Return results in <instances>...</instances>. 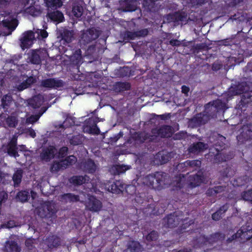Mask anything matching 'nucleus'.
Wrapping results in <instances>:
<instances>
[{
    "instance_id": "54",
    "label": "nucleus",
    "mask_w": 252,
    "mask_h": 252,
    "mask_svg": "<svg viewBox=\"0 0 252 252\" xmlns=\"http://www.w3.org/2000/svg\"><path fill=\"white\" fill-rule=\"evenodd\" d=\"M89 132L91 134L98 135L100 133V129L96 124L91 126L89 127Z\"/></svg>"
},
{
    "instance_id": "27",
    "label": "nucleus",
    "mask_w": 252,
    "mask_h": 252,
    "mask_svg": "<svg viewBox=\"0 0 252 252\" xmlns=\"http://www.w3.org/2000/svg\"><path fill=\"white\" fill-rule=\"evenodd\" d=\"M7 152L10 156L15 158L19 157V155L18 153L16 139H12L8 144Z\"/></svg>"
},
{
    "instance_id": "3",
    "label": "nucleus",
    "mask_w": 252,
    "mask_h": 252,
    "mask_svg": "<svg viewBox=\"0 0 252 252\" xmlns=\"http://www.w3.org/2000/svg\"><path fill=\"white\" fill-rule=\"evenodd\" d=\"M187 220H183L180 218L179 216L177 215L176 212L168 215L163 219L162 224L165 228H174L178 226L182 222L181 229L185 230L188 227L194 223L193 220H190L188 221Z\"/></svg>"
},
{
    "instance_id": "18",
    "label": "nucleus",
    "mask_w": 252,
    "mask_h": 252,
    "mask_svg": "<svg viewBox=\"0 0 252 252\" xmlns=\"http://www.w3.org/2000/svg\"><path fill=\"white\" fill-rule=\"evenodd\" d=\"M143 247L140 243L136 241H129L127 245L126 248L123 252H142Z\"/></svg>"
},
{
    "instance_id": "31",
    "label": "nucleus",
    "mask_w": 252,
    "mask_h": 252,
    "mask_svg": "<svg viewBox=\"0 0 252 252\" xmlns=\"http://www.w3.org/2000/svg\"><path fill=\"white\" fill-rule=\"evenodd\" d=\"M23 171L21 168L17 169L14 172L12 176L14 186L18 187L21 183L23 177Z\"/></svg>"
},
{
    "instance_id": "55",
    "label": "nucleus",
    "mask_w": 252,
    "mask_h": 252,
    "mask_svg": "<svg viewBox=\"0 0 252 252\" xmlns=\"http://www.w3.org/2000/svg\"><path fill=\"white\" fill-rule=\"evenodd\" d=\"M68 152V148L67 147H62L61 148L58 152V157L60 158H63L66 157Z\"/></svg>"
},
{
    "instance_id": "8",
    "label": "nucleus",
    "mask_w": 252,
    "mask_h": 252,
    "mask_svg": "<svg viewBox=\"0 0 252 252\" xmlns=\"http://www.w3.org/2000/svg\"><path fill=\"white\" fill-rule=\"evenodd\" d=\"M64 85V82L62 80L58 79L55 78H50L43 79L40 82V87L51 89H57L63 87Z\"/></svg>"
},
{
    "instance_id": "51",
    "label": "nucleus",
    "mask_w": 252,
    "mask_h": 252,
    "mask_svg": "<svg viewBox=\"0 0 252 252\" xmlns=\"http://www.w3.org/2000/svg\"><path fill=\"white\" fill-rule=\"evenodd\" d=\"M124 189H125L126 192L130 195H133L136 193V188L135 186L128 185L126 187L124 186Z\"/></svg>"
},
{
    "instance_id": "42",
    "label": "nucleus",
    "mask_w": 252,
    "mask_h": 252,
    "mask_svg": "<svg viewBox=\"0 0 252 252\" xmlns=\"http://www.w3.org/2000/svg\"><path fill=\"white\" fill-rule=\"evenodd\" d=\"M159 237L158 233L156 230H152L145 235V239L147 242L156 241Z\"/></svg>"
},
{
    "instance_id": "59",
    "label": "nucleus",
    "mask_w": 252,
    "mask_h": 252,
    "mask_svg": "<svg viewBox=\"0 0 252 252\" xmlns=\"http://www.w3.org/2000/svg\"><path fill=\"white\" fill-rule=\"evenodd\" d=\"M206 45L204 43L196 44L194 46V49L197 53L205 49Z\"/></svg>"
},
{
    "instance_id": "29",
    "label": "nucleus",
    "mask_w": 252,
    "mask_h": 252,
    "mask_svg": "<svg viewBox=\"0 0 252 252\" xmlns=\"http://www.w3.org/2000/svg\"><path fill=\"white\" fill-rule=\"evenodd\" d=\"M113 90L117 93H120L126 91L130 90L131 89V85L128 82H116L113 85Z\"/></svg>"
},
{
    "instance_id": "10",
    "label": "nucleus",
    "mask_w": 252,
    "mask_h": 252,
    "mask_svg": "<svg viewBox=\"0 0 252 252\" xmlns=\"http://www.w3.org/2000/svg\"><path fill=\"white\" fill-rule=\"evenodd\" d=\"M99 36L98 31L93 28L84 32L81 35L80 41L86 45L97 39Z\"/></svg>"
},
{
    "instance_id": "50",
    "label": "nucleus",
    "mask_w": 252,
    "mask_h": 252,
    "mask_svg": "<svg viewBox=\"0 0 252 252\" xmlns=\"http://www.w3.org/2000/svg\"><path fill=\"white\" fill-rule=\"evenodd\" d=\"M242 196L244 200L252 202V189L243 192Z\"/></svg>"
},
{
    "instance_id": "57",
    "label": "nucleus",
    "mask_w": 252,
    "mask_h": 252,
    "mask_svg": "<svg viewBox=\"0 0 252 252\" xmlns=\"http://www.w3.org/2000/svg\"><path fill=\"white\" fill-rule=\"evenodd\" d=\"M137 37H144L148 35L149 31L147 29H142L136 31Z\"/></svg>"
},
{
    "instance_id": "13",
    "label": "nucleus",
    "mask_w": 252,
    "mask_h": 252,
    "mask_svg": "<svg viewBox=\"0 0 252 252\" xmlns=\"http://www.w3.org/2000/svg\"><path fill=\"white\" fill-rule=\"evenodd\" d=\"M23 37L21 39V46L23 49L30 48L32 44L34 39V33L32 31H28L24 32Z\"/></svg>"
},
{
    "instance_id": "28",
    "label": "nucleus",
    "mask_w": 252,
    "mask_h": 252,
    "mask_svg": "<svg viewBox=\"0 0 252 252\" xmlns=\"http://www.w3.org/2000/svg\"><path fill=\"white\" fill-rule=\"evenodd\" d=\"M69 158H66L64 160L60 161H54L51 166V170L53 172H58L61 169L66 168L67 167V163Z\"/></svg>"
},
{
    "instance_id": "43",
    "label": "nucleus",
    "mask_w": 252,
    "mask_h": 252,
    "mask_svg": "<svg viewBox=\"0 0 252 252\" xmlns=\"http://www.w3.org/2000/svg\"><path fill=\"white\" fill-rule=\"evenodd\" d=\"M157 157L159 159L161 164L168 162L171 158L169 154H165L163 152H158L157 155Z\"/></svg>"
},
{
    "instance_id": "64",
    "label": "nucleus",
    "mask_w": 252,
    "mask_h": 252,
    "mask_svg": "<svg viewBox=\"0 0 252 252\" xmlns=\"http://www.w3.org/2000/svg\"><path fill=\"white\" fill-rule=\"evenodd\" d=\"M127 37L131 40L134 39L136 37H137L136 31L135 32H127L126 33Z\"/></svg>"
},
{
    "instance_id": "39",
    "label": "nucleus",
    "mask_w": 252,
    "mask_h": 252,
    "mask_svg": "<svg viewBox=\"0 0 252 252\" xmlns=\"http://www.w3.org/2000/svg\"><path fill=\"white\" fill-rule=\"evenodd\" d=\"M45 3L47 7L52 9H57L63 5L61 0H45Z\"/></svg>"
},
{
    "instance_id": "25",
    "label": "nucleus",
    "mask_w": 252,
    "mask_h": 252,
    "mask_svg": "<svg viewBox=\"0 0 252 252\" xmlns=\"http://www.w3.org/2000/svg\"><path fill=\"white\" fill-rule=\"evenodd\" d=\"M203 178L200 174L190 176L189 178V186L191 188L199 186L203 182Z\"/></svg>"
},
{
    "instance_id": "9",
    "label": "nucleus",
    "mask_w": 252,
    "mask_h": 252,
    "mask_svg": "<svg viewBox=\"0 0 252 252\" xmlns=\"http://www.w3.org/2000/svg\"><path fill=\"white\" fill-rule=\"evenodd\" d=\"M237 139L241 143L252 140V124H248L242 127V131L237 136Z\"/></svg>"
},
{
    "instance_id": "38",
    "label": "nucleus",
    "mask_w": 252,
    "mask_h": 252,
    "mask_svg": "<svg viewBox=\"0 0 252 252\" xmlns=\"http://www.w3.org/2000/svg\"><path fill=\"white\" fill-rule=\"evenodd\" d=\"M62 39L67 43L72 41L73 37V33L72 31L68 29H64L61 33Z\"/></svg>"
},
{
    "instance_id": "34",
    "label": "nucleus",
    "mask_w": 252,
    "mask_h": 252,
    "mask_svg": "<svg viewBox=\"0 0 252 252\" xmlns=\"http://www.w3.org/2000/svg\"><path fill=\"white\" fill-rule=\"evenodd\" d=\"M130 167L124 164H116L112 167V171L114 175H120L130 169Z\"/></svg>"
},
{
    "instance_id": "16",
    "label": "nucleus",
    "mask_w": 252,
    "mask_h": 252,
    "mask_svg": "<svg viewBox=\"0 0 252 252\" xmlns=\"http://www.w3.org/2000/svg\"><path fill=\"white\" fill-rule=\"evenodd\" d=\"M55 150L53 146L44 148L40 154V159L46 162L49 161L54 158Z\"/></svg>"
},
{
    "instance_id": "24",
    "label": "nucleus",
    "mask_w": 252,
    "mask_h": 252,
    "mask_svg": "<svg viewBox=\"0 0 252 252\" xmlns=\"http://www.w3.org/2000/svg\"><path fill=\"white\" fill-rule=\"evenodd\" d=\"M82 51L80 49L76 50L70 57L72 64L78 68L82 63Z\"/></svg>"
},
{
    "instance_id": "7",
    "label": "nucleus",
    "mask_w": 252,
    "mask_h": 252,
    "mask_svg": "<svg viewBox=\"0 0 252 252\" xmlns=\"http://www.w3.org/2000/svg\"><path fill=\"white\" fill-rule=\"evenodd\" d=\"M44 244L50 251L57 249L62 244L63 240L56 234H49L43 240Z\"/></svg>"
},
{
    "instance_id": "45",
    "label": "nucleus",
    "mask_w": 252,
    "mask_h": 252,
    "mask_svg": "<svg viewBox=\"0 0 252 252\" xmlns=\"http://www.w3.org/2000/svg\"><path fill=\"white\" fill-rule=\"evenodd\" d=\"M175 178V181L176 183L175 186L179 189L183 188L185 176L183 174H180L179 175L176 176Z\"/></svg>"
},
{
    "instance_id": "63",
    "label": "nucleus",
    "mask_w": 252,
    "mask_h": 252,
    "mask_svg": "<svg viewBox=\"0 0 252 252\" xmlns=\"http://www.w3.org/2000/svg\"><path fill=\"white\" fill-rule=\"evenodd\" d=\"M207 196H213L216 195V191H215V188H209L206 192Z\"/></svg>"
},
{
    "instance_id": "60",
    "label": "nucleus",
    "mask_w": 252,
    "mask_h": 252,
    "mask_svg": "<svg viewBox=\"0 0 252 252\" xmlns=\"http://www.w3.org/2000/svg\"><path fill=\"white\" fill-rule=\"evenodd\" d=\"M37 34L42 39L46 38L48 35V33L45 30H40L39 32H37Z\"/></svg>"
},
{
    "instance_id": "35",
    "label": "nucleus",
    "mask_w": 252,
    "mask_h": 252,
    "mask_svg": "<svg viewBox=\"0 0 252 252\" xmlns=\"http://www.w3.org/2000/svg\"><path fill=\"white\" fill-rule=\"evenodd\" d=\"M251 179L247 175L239 177L234 180L233 186L242 187L250 182Z\"/></svg>"
},
{
    "instance_id": "12",
    "label": "nucleus",
    "mask_w": 252,
    "mask_h": 252,
    "mask_svg": "<svg viewBox=\"0 0 252 252\" xmlns=\"http://www.w3.org/2000/svg\"><path fill=\"white\" fill-rule=\"evenodd\" d=\"M2 25L7 28L10 32L13 31L18 25V21L12 15H8L4 17L3 19L0 21Z\"/></svg>"
},
{
    "instance_id": "26",
    "label": "nucleus",
    "mask_w": 252,
    "mask_h": 252,
    "mask_svg": "<svg viewBox=\"0 0 252 252\" xmlns=\"http://www.w3.org/2000/svg\"><path fill=\"white\" fill-rule=\"evenodd\" d=\"M80 200L78 195H75L72 193H66L62 194L60 196V200L64 203L76 202Z\"/></svg>"
},
{
    "instance_id": "32",
    "label": "nucleus",
    "mask_w": 252,
    "mask_h": 252,
    "mask_svg": "<svg viewBox=\"0 0 252 252\" xmlns=\"http://www.w3.org/2000/svg\"><path fill=\"white\" fill-rule=\"evenodd\" d=\"M218 153L214 156V161L216 162H222L223 161H226L229 160L231 158L229 155L224 154L221 151H220L219 150L216 148Z\"/></svg>"
},
{
    "instance_id": "2",
    "label": "nucleus",
    "mask_w": 252,
    "mask_h": 252,
    "mask_svg": "<svg viewBox=\"0 0 252 252\" xmlns=\"http://www.w3.org/2000/svg\"><path fill=\"white\" fill-rule=\"evenodd\" d=\"M166 174L164 172H157L154 174H149L142 178V184L152 189L161 190L165 185Z\"/></svg>"
},
{
    "instance_id": "41",
    "label": "nucleus",
    "mask_w": 252,
    "mask_h": 252,
    "mask_svg": "<svg viewBox=\"0 0 252 252\" xmlns=\"http://www.w3.org/2000/svg\"><path fill=\"white\" fill-rule=\"evenodd\" d=\"M123 11L125 12L134 11L136 9L133 2L130 0H126L122 7Z\"/></svg>"
},
{
    "instance_id": "14",
    "label": "nucleus",
    "mask_w": 252,
    "mask_h": 252,
    "mask_svg": "<svg viewBox=\"0 0 252 252\" xmlns=\"http://www.w3.org/2000/svg\"><path fill=\"white\" fill-rule=\"evenodd\" d=\"M86 208L92 212H98L102 208V203L95 197L91 196L89 198L86 205Z\"/></svg>"
},
{
    "instance_id": "49",
    "label": "nucleus",
    "mask_w": 252,
    "mask_h": 252,
    "mask_svg": "<svg viewBox=\"0 0 252 252\" xmlns=\"http://www.w3.org/2000/svg\"><path fill=\"white\" fill-rule=\"evenodd\" d=\"M6 123L10 127H15L17 124V120L13 116H8L6 119Z\"/></svg>"
},
{
    "instance_id": "20",
    "label": "nucleus",
    "mask_w": 252,
    "mask_h": 252,
    "mask_svg": "<svg viewBox=\"0 0 252 252\" xmlns=\"http://www.w3.org/2000/svg\"><path fill=\"white\" fill-rule=\"evenodd\" d=\"M157 0H143L142 4L143 7L148 11L151 12H156L158 11L159 7L156 3Z\"/></svg>"
},
{
    "instance_id": "48",
    "label": "nucleus",
    "mask_w": 252,
    "mask_h": 252,
    "mask_svg": "<svg viewBox=\"0 0 252 252\" xmlns=\"http://www.w3.org/2000/svg\"><path fill=\"white\" fill-rule=\"evenodd\" d=\"M75 122L71 118H67L63 122V124L60 125V127L62 128H66L69 127L74 125Z\"/></svg>"
},
{
    "instance_id": "30",
    "label": "nucleus",
    "mask_w": 252,
    "mask_h": 252,
    "mask_svg": "<svg viewBox=\"0 0 252 252\" xmlns=\"http://www.w3.org/2000/svg\"><path fill=\"white\" fill-rule=\"evenodd\" d=\"M38 52V50H33L30 53H29V59L32 64H40L41 63L40 57Z\"/></svg>"
},
{
    "instance_id": "15",
    "label": "nucleus",
    "mask_w": 252,
    "mask_h": 252,
    "mask_svg": "<svg viewBox=\"0 0 252 252\" xmlns=\"http://www.w3.org/2000/svg\"><path fill=\"white\" fill-rule=\"evenodd\" d=\"M80 167L84 172L91 174L94 173L96 169L94 161L90 158L82 161L80 163Z\"/></svg>"
},
{
    "instance_id": "6",
    "label": "nucleus",
    "mask_w": 252,
    "mask_h": 252,
    "mask_svg": "<svg viewBox=\"0 0 252 252\" xmlns=\"http://www.w3.org/2000/svg\"><path fill=\"white\" fill-rule=\"evenodd\" d=\"M152 137H159L161 138L170 137L172 134V127L168 125H163L159 127L153 128L151 130Z\"/></svg>"
},
{
    "instance_id": "44",
    "label": "nucleus",
    "mask_w": 252,
    "mask_h": 252,
    "mask_svg": "<svg viewBox=\"0 0 252 252\" xmlns=\"http://www.w3.org/2000/svg\"><path fill=\"white\" fill-rule=\"evenodd\" d=\"M29 196V192L26 190L19 191L16 195L17 198L22 202L27 201Z\"/></svg>"
},
{
    "instance_id": "11",
    "label": "nucleus",
    "mask_w": 252,
    "mask_h": 252,
    "mask_svg": "<svg viewBox=\"0 0 252 252\" xmlns=\"http://www.w3.org/2000/svg\"><path fill=\"white\" fill-rule=\"evenodd\" d=\"M201 162L199 160H187L183 163H181L178 165L180 168H185L183 171H191L197 170L201 166Z\"/></svg>"
},
{
    "instance_id": "46",
    "label": "nucleus",
    "mask_w": 252,
    "mask_h": 252,
    "mask_svg": "<svg viewBox=\"0 0 252 252\" xmlns=\"http://www.w3.org/2000/svg\"><path fill=\"white\" fill-rule=\"evenodd\" d=\"M83 10L82 6L79 5H74L72 8L74 15L77 18L81 17L83 14Z\"/></svg>"
},
{
    "instance_id": "23",
    "label": "nucleus",
    "mask_w": 252,
    "mask_h": 252,
    "mask_svg": "<svg viewBox=\"0 0 252 252\" xmlns=\"http://www.w3.org/2000/svg\"><path fill=\"white\" fill-rule=\"evenodd\" d=\"M90 178L88 175L73 176L70 179V182L74 185L79 186L90 182Z\"/></svg>"
},
{
    "instance_id": "37",
    "label": "nucleus",
    "mask_w": 252,
    "mask_h": 252,
    "mask_svg": "<svg viewBox=\"0 0 252 252\" xmlns=\"http://www.w3.org/2000/svg\"><path fill=\"white\" fill-rule=\"evenodd\" d=\"M212 106L215 108L217 112H224L226 109V104L220 99H217L212 102Z\"/></svg>"
},
{
    "instance_id": "53",
    "label": "nucleus",
    "mask_w": 252,
    "mask_h": 252,
    "mask_svg": "<svg viewBox=\"0 0 252 252\" xmlns=\"http://www.w3.org/2000/svg\"><path fill=\"white\" fill-rule=\"evenodd\" d=\"M34 241V240L31 238L27 239L25 241V246L29 250H32L33 248H35Z\"/></svg>"
},
{
    "instance_id": "61",
    "label": "nucleus",
    "mask_w": 252,
    "mask_h": 252,
    "mask_svg": "<svg viewBox=\"0 0 252 252\" xmlns=\"http://www.w3.org/2000/svg\"><path fill=\"white\" fill-rule=\"evenodd\" d=\"M6 227L8 228H12L17 226L16 223L14 220H10L5 224Z\"/></svg>"
},
{
    "instance_id": "40",
    "label": "nucleus",
    "mask_w": 252,
    "mask_h": 252,
    "mask_svg": "<svg viewBox=\"0 0 252 252\" xmlns=\"http://www.w3.org/2000/svg\"><path fill=\"white\" fill-rule=\"evenodd\" d=\"M26 11L28 14L33 17L38 16L41 13V11L38 6H34L31 5L26 9Z\"/></svg>"
},
{
    "instance_id": "36",
    "label": "nucleus",
    "mask_w": 252,
    "mask_h": 252,
    "mask_svg": "<svg viewBox=\"0 0 252 252\" xmlns=\"http://www.w3.org/2000/svg\"><path fill=\"white\" fill-rule=\"evenodd\" d=\"M12 100V97L11 95L8 94L4 95L1 98V105L2 108L4 110L5 112L8 111L7 110L10 107Z\"/></svg>"
},
{
    "instance_id": "58",
    "label": "nucleus",
    "mask_w": 252,
    "mask_h": 252,
    "mask_svg": "<svg viewBox=\"0 0 252 252\" xmlns=\"http://www.w3.org/2000/svg\"><path fill=\"white\" fill-rule=\"evenodd\" d=\"M152 116H153V117L151 119H157L158 118H160V119L162 120H166L170 118L169 114H168V115L162 114V115H156L155 114H153L152 115Z\"/></svg>"
},
{
    "instance_id": "1",
    "label": "nucleus",
    "mask_w": 252,
    "mask_h": 252,
    "mask_svg": "<svg viewBox=\"0 0 252 252\" xmlns=\"http://www.w3.org/2000/svg\"><path fill=\"white\" fill-rule=\"evenodd\" d=\"M225 235L220 232H217L206 236L201 235L196 239L194 247L200 248L202 251L207 252L212 249L213 244L219 241L222 242L225 239Z\"/></svg>"
},
{
    "instance_id": "19",
    "label": "nucleus",
    "mask_w": 252,
    "mask_h": 252,
    "mask_svg": "<svg viewBox=\"0 0 252 252\" xmlns=\"http://www.w3.org/2000/svg\"><path fill=\"white\" fill-rule=\"evenodd\" d=\"M125 184L120 180L113 182L108 186V190L113 193H120L124 189Z\"/></svg>"
},
{
    "instance_id": "17",
    "label": "nucleus",
    "mask_w": 252,
    "mask_h": 252,
    "mask_svg": "<svg viewBox=\"0 0 252 252\" xmlns=\"http://www.w3.org/2000/svg\"><path fill=\"white\" fill-rule=\"evenodd\" d=\"M207 146L206 144L202 142H194L189 146L188 151L190 153L198 154L207 149Z\"/></svg>"
},
{
    "instance_id": "33",
    "label": "nucleus",
    "mask_w": 252,
    "mask_h": 252,
    "mask_svg": "<svg viewBox=\"0 0 252 252\" xmlns=\"http://www.w3.org/2000/svg\"><path fill=\"white\" fill-rule=\"evenodd\" d=\"M143 213L146 216L152 217L153 216H158L159 214L158 211H156L155 206L153 204H148L147 207L143 209Z\"/></svg>"
},
{
    "instance_id": "56",
    "label": "nucleus",
    "mask_w": 252,
    "mask_h": 252,
    "mask_svg": "<svg viewBox=\"0 0 252 252\" xmlns=\"http://www.w3.org/2000/svg\"><path fill=\"white\" fill-rule=\"evenodd\" d=\"M189 3L192 7L200 6L204 3V0H189Z\"/></svg>"
},
{
    "instance_id": "4",
    "label": "nucleus",
    "mask_w": 252,
    "mask_h": 252,
    "mask_svg": "<svg viewBox=\"0 0 252 252\" xmlns=\"http://www.w3.org/2000/svg\"><path fill=\"white\" fill-rule=\"evenodd\" d=\"M57 209L56 204L51 201H46L42 203L37 209L38 215L45 219H52L56 217Z\"/></svg>"
},
{
    "instance_id": "62",
    "label": "nucleus",
    "mask_w": 252,
    "mask_h": 252,
    "mask_svg": "<svg viewBox=\"0 0 252 252\" xmlns=\"http://www.w3.org/2000/svg\"><path fill=\"white\" fill-rule=\"evenodd\" d=\"M222 217L217 211L212 215V219L213 220L218 221L221 219Z\"/></svg>"
},
{
    "instance_id": "5",
    "label": "nucleus",
    "mask_w": 252,
    "mask_h": 252,
    "mask_svg": "<svg viewBox=\"0 0 252 252\" xmlns=\"http://www.w3.org/2000/svg\"><path fill=\"white\" fill-rule=\"evenodd\" d=\"M194 14V12H192L188 16V13L186 11H178L172 14H168V19L171 20L173 22H182L186 23L189 21L195 22L197 20V17H193Z\"/></svg>"
},
{
    "instance_id": "21",
    "label": "nucleus",
    "mask_w": 252,
    "mask_h": 252,
    "mask_svg": "<svg viewBox=\"0 0 252 252\" xmlns=\"http://www.w3.org/2000/svg\"><path fill=\"white\" fill-rule=\"evenodd\" d=\"M4 250L5 252H20L21 249L15 241L7 240L5 243Z\"/></svg>"
},
{
    "instance_id": "22",
    "label": "nucleus",
    "mask_w": 252,
    "mask_h": 252,
    "mask_svg": "<svg viewBox=\"0 0 252 252\" xmlns=\"http://www.w3.org/2000/svg\"><path fill=\"white\" fill-rule=\"evenodd\" d=\"M46 16L51 21L58 23H61L64 21L63 14L59 10L48 12Z\"/></svg>"
},
{
    "instance_id": "47",
    "label": "nucleus",
    "mask_w": 252,
    "mask_h": 252,
    "mask_svg": "<svg viewBox=\"0 0 252 252\" xmlns=\"http://www.w3.org/2000/svg\"><path fill=\"white\" fill-rule=\"evenodd\" d=\"M69 142L73 145H80L82 142V138L80 135H73L69 139Z\"/></svg>"
},
{
    "instance_id": "52",
    "label": "nucleus",
    "mask_w": 252,
    "mask_h": 252,
    "mask_svg": "<svg viewBox=\"0 0 252 252\" xmlns=\"http://www.w3.org/2000/svg\"><path fill=\"white\" fill-rule=\"evenodd\" d=\"M230 205L228 203H225V204H223L221 206H220L219 209H218L217 211L220 213V215L221 216H224L225 212L228 210L229 208Z\"/></svg>"
}]
</instances>
